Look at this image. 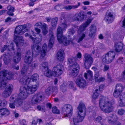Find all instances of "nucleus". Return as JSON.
I'll return each instance as SVG.
<instances>
[{"mask_svg": "<svg viewBox=\"0 0 125 125\" xmlns=\"http://www.w3.org/2000/svg\"><path fill=\"white\" fill-rule=\"evenodd\" d=\"M99 105L101 110L105 113H109L113 111V107L107 97L102 96L99 100Z\"/></svg>", "mask_w": 125, "mask_h": 125, "instance_id": "nucleus-1", "label": "nucleus"}, {"mask_svg": "<svg viewBox=\"0 0 125 125\" xmlns=\"http://www.w3.org/2000/svg\"><path fill=\"white\" fill-rule=\"evenodd\" d=\"M13 73L11 72L4 70L0 72V90L4 88L6 85V80L12 79Z\"/></svg>", "mask_w": 125, "mask_h": 125, "instance_id": "nucleus-2", "label": "nucleus"}, {"mask_svg": "<svg viewBox=\"0 0 125 125\" xmlns=\"http://www.w3.org/2000/svg\"><path fill=\"white\" fill-rule=\"evenodd\" d=\"M85 107L83 103H80L77 108V116H74L73 118L74 125L75 124L82 121L85 115Z\"/></svg>", "mask_w": 125, "mask_h": 125, "instance_id": "nucleus-3", "label": "nucleus"}, {"mask_svg": "<svg viewBox=\"0 0 125 125\" xmlns=\"http://www.w3.org/2000/svg\"><path fill=\"white\" fill-rule=\"evenodd\" d=\"M62 28L60 26L58 27L57 31V39L60 43H62L64 45L66 46L72 42L70 40H67L66 36H62Z\"/></svg>", "mask_w": 125, "mask_h": 125, "instance_id": "nucleus-4", "label": "nucleus"}, {"mask_svg": "<svg viewBox=\"0 0 125 125\" xmlns=\"http://www.w3.org/2000/svg\"><path fill=\"white\" fill-rule=\"evenodd\" d=\"M26 92V87L23 86L21 87L20 93L17 97V98L18 99L17 102L18 103V104H17V106L18 107L21 105L22 103V100L25 99L27 97L28 94Z\"/></svg>", "mask_w": 125, "mask_h": 125, "instance_id": "nucleus-5", "label": "nucleus"}, {"mask_svg": "<svg viewBox=\"0 0 125 125\" xmlns=\"http://www.w3.org/2000/svg\"><path fill=\"white\" fill-rule=\"evenodd\" d=\"M31 79L29 78H26V79L23 80V83L24 84H26L27 82L28 85L26 88L27 93L28 94H32L36 91L37 90L36 87L37 85L36 84L34 85H32L31 84Z\"/></svg>", "mask_w": 125, "mask_h": 125, "instance_id": "nucleus-6", "label": "nucleus"}, {"mask_svg": "<svg viewBox=\"0 0 125 125\" xmlns=\"http://www.w3.org/2000/svg\"><path fill=\"white\" fill-rule=\"evenodd\" d=\"M115 54L113 51H109L103 56V62L105 63L109 64L114 59Z\"/></svg>", "mask_w": 125, "mask_h": 125, "instance_id": "nucleus-7", "label": "nucleus"}, {"mask_svg": "<svg viewBox=\"0 0 125 125\" xmlns=\"http://www.w3.org/2000/svg\"><path fill=\"white\" fill-rule=\"evenodd\" d=\"M73 111L72 106L69 104H64L61 108V113L64 115V117L72 115Z\"/></svg>", "mask_w": 125, "mask_h": 125, "instance_id": "nucleus-8", "label": "nucleus"}, {"mask_svg": "<svg viewBox=\"0 0 125 125\" xmlns=\"http://www.w3.org/2000/svg\"><path fill=\"white\" fill-rule=\"evenodd\" d=\"M7 104V102L5 100L1 101L0 100V116H7L10 114L9 110L7 109L3 108Z\"/></svg>", "mask_w": 125, "mask_h": 125, "instance_id": "nucleus-9", "label": "nucleus"}, {"mask_svg": "<svg viewBox=\"0 0 125 125\" xmlns=\"http://www.w3.org/2000/svg\"><path fill=\"white\" fill-rule=\"evenodd\" d=\"M69 67L71 70V75L73 77L76 76L78 74L80 68L79 64L75 62L69 65Z\"/></svg>", "mask_w": 125, "mask_h": 125, "instance_id": "nucleus-10", "label": "nucleus"}, {"mask_svg": "<svg viewBox=\"0 0 125 125\" xmlns=\"http://www.w3.org/2000/svg\"><path fill=\"white\" fill-rule=\"evenodd\" d=\"M84 65L85 68L89 69L93 62V60L91 55L88 53H85L84 55Z\"/></svg>", "mask_w": 125, "mask_h": 125, "instance_id": "nucleus-11", "label": "nucleus"}, {"mask_svg": "<svg viewBox=\"0 0 125 125\" xmlns=\"http://www.w3.org/2000/svg\"><path fill=\"white\" fill-rule=\"evenodd\" d=\"M63 67L62 65L58 64L54 67L52 70L53 75L55 76H58L62 73Z\"/></svg>", "mask_w": 125, "mask_h": 125, "instance_id": "nucleus-12", "label": "nucleus"}, {"mask_svg": "<svg viewBox=\"0 0 125 125\" xmlns=\"http://www.w3.org/2000/svg\"><path fill=\"white\" fill-rule=\"evenodd\" d=\"M13 89V87L12 85L9 84L8 85L3 92L2 96L5 98H7L11 94Z\"/></svg>", "mask_w": 125, "mask_h": 125, "instance_id": "nucleus-13", "label": "nucleus"}, {"mask_svg": "<svg viewBox=\"0 0 125 125\" xmlns=\"http://www.w3.org/2000/svg\"><path fill=\"white\" fill-rule=\"evenodd\" d=\"M33 57V53L30 51H28L27 52L24 60V62L27 64H30L32 62Z\"/></svg>", "mask_w": 125, "mask_h": 125, "instance_id": "nucleus-14", "label": "nucleus"}, {"mask_svg": "<svg viewBox=\"0 0 125 125\" xmlns=\"http://www.w3.org/2000/svg\"><path fill=\"white\" fill-rule=\"evenodd\" d=\"M42 99V96L40 94H36L32 98L31 102L33 104H37L41 101Z\"/></svg>", "mask_w": 125, "mask_h": 125, "instance_id": "nucleus-15", "label": "nucleus"}, {"mask_svg": "<svg viewBox=\"0 0 125 125\" xmlns=\"http://www.w3.org/2000/svg\"><path fill=\"white\" fill-rule=\"evenodd\" d=\"M76 84L80 88H83L86 86L85 81L82 78H79L76 81Z\"/></svg>", "mask_w": 125, "mask_h": 125, "instance_id": "nucleus-16", "label": "nucleus"}, {"mask_svg": "<svg viewBox=\"0 0 125 125\" xmlns=\"http://www.w3.org/2000/svg\"><path fill=\"white\" fill-rule=\"evenodd\" d=\"M104 87L103 84H101L100 86H98L96 87V89L95 90V92L94 93L93 97L94 98H96L98 95V93L103 91Z\"/></svg>", "mask_w": 125, "mask_h": 125, "instance_id": "nucleus-17", "label": "nucleus"}, {"mask_svg": "<svg viewBox=\"0 0 125 125\" xmlns=\"http://www.w3.org/2000/svg\"><path fill=\"white\" fill-rule=\"evenodd\" d=\"M92 20V19H88L85 22L83 23L79 27V30L81 32L84 31L85 30L86 28L88 27L90 23L91 22Z\"/></svg>", "mask_w": 125, "mask_h": 125, "instance_id": "nucleus-18", "label": "nucleus"}, {"mask_svg": "<svg viewBox=\"0 0 125 125\" xmlns=\"http://www.w3.org/2000/svg\"><path fill=\"white\" fill-rule=\"evenodd\" d=\"M33 46V48H32V51L31 52L33 53L34 57H35L40 52L41 48L38 45L35 46L34 45Z\"/></svg>", "mask_w": 125, "mask_h": 125, "instance_id": "nucleus-19", "label": "nucleus"}, {"mask_svg": "<svg viewBox=\"0 0 125 125\" xmlns=\"http://www.w3.org/2000/svg\"><path fill=\"white\" fill-rule=\"evenodd\" d=\"M49 36L50 39L48 44V47L49 48H51L53 46L54 40V37L53 36V32L52 31H49Z\"/></svg>", "mask_w": 125, "mask_h": 125, "instance_id": "nucleus-20", "label": "nucleus"}, {"mask_svg": "<svg viewBox=\"0 0 125 125\" xmlns=\"http://www.w3.org/2000/svg\"><path fill=\"white\" fill-rule=\"evenodd\" d=\"M22 25H19L16 26L14 31L15 34H21L25 32V31L23 28Z\"/></svg>", "mask_w": 125, "mask_h": 125, "instance_id": "nucleus-21", "label": "nucleus"}, {"mask_svg": "<svg viewBox=\"0 0 125 125\" xmlns=\"http://www.w3.org/2000/svg\"><path fill=\"white\" fill-rule=\"evenodd\" d=\"M14 41L17 47L19 46L20 42H22L23 41V38L21 36L16 35L15 34H14Z\"/></svg>", "mask_w": 125, "mask_h": 125, "instance_id": "nucleus-22", "label": "nucleus"}, {"mask_svg": "<svg viewBox=\"0 0 125 125\" xmlns=\"http://www.w3.org/2000/svg\"><path fill=\"white\" fill-rule=\"evenodd\" d=\"M119 105L123 107L125 106V93L120 95L119 98Z\"/></svg>", "mask_w": 125, "mask_h": 125, "instance_id": "nucleus-23", "label": "nucleus"}, {"mask_svg": "<svg viewBox=\"0 0 125 125\" xmlns=\"http://www.w3.org/2000/svg\"><path fill=\"white\" fill-rule=\"evenodd\" d=\"M123 47V44L121 42L116 43L114 45L115 50L117 52H119L122 50Z\"/></svg>", "mask_w": 125, "mask_h": 125, "instance_id": "nucleus-24", "label": "nucleus"}, {"mask_svg": "<svg viewBox=\"0 0 125 125\" xmlns=\"http://www.w3.org/2000/svg\"><path fill=\"white\" fill-rule=\"evenodd\" d=\"M104 20L108 23H110L113 21V15L111 13L109 12L105 15Z\"/></svg>", "mask_w": 125, "mask_h": 125, "instance_id": "nucleus-25", "label": "nucleus"}, {"mask_svg": "<svg viewBox=\"0 0 125 125\" xmlns=\"http://www.w3.org/2000/svg\"><path fill=\"white\" fill-rule=\"evenodd\" d=\"M21 58V52H17L16 56L13 58V62L17 64L20 61Z\"/></svg>", "mask_w": 125, "mask_h": 125, "instance_id": "nucleus-26", "label": "nucleus"}, {"mask_svg": "<svg viewBox=\"0 0 125 125\" xmlns=\"http://www.w3.org/2000/svg\"><path fill=\"white\" fill-rule=\"evenodd\" d=\"M64 53L63 50H60L57 53V59L60 61H62L64 59Z\"/></svg>", "mask_w": 125, "mask_h": 125, "instance_id": "nucleus-27", "label": "nucleus"}, {"mask_svg": "<svg viewBox=\"0 0 125 125\" xmlns=\"http://www.w3.org/2000/svg\"><path fill=\"white\" fill-rule=\"evenodd\" d=\"M39 35L40 36V38L37 37L34 39L32 37L31 35L30 34L29 38L32 40L33 42L36 43H39L41 42L42 39V37L41 35L40 34H39Z\"/></svg>", "mask_w": 125, "mask_h": 125, "instance_id": "nucleus-28", "label": "nucleus"}, {"mask_svg": "<svg viewBox=\"0 0 125 125\" xmlns=\"http://www.w3.org/2000/svg\"><path fill=\"white\" fill-rule=\"evenodd\" d=\"M7 9L8 11L7 12V14L10 16H13L14 15L13 12L14 11L15 8L10 5L8 6Z\"/></svg>", "mask_w": 125, "mask_h": 125, "instance_id": "nucleus-29", "label": "nucleus"}, {"mask_svg": "<svg viewBox=\"0 0 125 125\" xmlns=\"http://www.w3.org/2000/svg\"><path fill=\"white\" fill-rule=\"evenodd\" d=\"M108 122L109 123H113L115 122L117 119L116 116L114 115L108 116L107 117Z\"/></svg>", "mask_w": 125, "mask_h": 125, "instance_id": "nucleus-30", "label": "nucleus"}, {"mask_svg": "<svg viewBox=\"0 0 125 125\" xmlns=\"http://www.w3.org/2000/svg\"><path fill=\"white\" fill-rule=\"evenodd\" d=\"M81 4V3L80 2L78 3L77 5H68L65 6L64 7V8L65 10H69L72 9H74L78 8Z\"/></svg>", "mask_w": 125, "mask_h": 125, "instance_id": "nucleus-31", "label": "nucleus"}, {"mask_svg": "<svg viewBox=\"0 0 125 125\" xmlns=\"http://www.w3.org/2000/svg\"><path fill=\"white\" fill-rule=\"evenodd\" d=\"M47 46L46 44L44 43L42 47V49L41 52L40 58H43L46 55V51L47 50Z\"/></svg>", "mask_w": 125, "mask_h": 125, "instance_id": "nucleus-32", "label": "nucleus"}, {"mask_svg": "<svg viewBox=\"0 0 125 125\" xmlns=\"http://www.w3.org/2000/svg\"><path fill=\"white\" fill-rule=\"evenodd\" d=\"M94 76L96 82H100L104 81L105 80L104 78L102 77L98 79V77L99 76V73L97 72L95 73Z\"/></svg>", "mask_w": 125, "mask_h": 125, "instance_id": "nucleus-33", "label": "nucleus"}, {"mask_svg": "<svg viewBox=\"0 0 125 125\" xmlns=\"http://www.w3.org/2000/svg\"><path fill=\"white\" fill-rule=\"evenodd\" d=\"M76 57H73L72 56L70 57L68 59L67 64L69 65H72L74 63V62L77 60Z\"/></svg>", "mask_w": 125, "mask_h": 125, "instance_id": "nucleus-34", "label": "nucleus"}, {"mask_svg": "<svg viewBox=\"0 0 125 125\" xmlns=\"http://www.w3.org/2000/svg\"><path fill=\"white\" fill-rule=\"evenodd\" d=\"M92 76V73L90 70L87 71V73H85L84 75V77L85 79H88L89 80L91 79Z\"/></svg>", "mask_w": 125, "mask_h": 125, "instance_id": "nucleus-35", "label": "nucleus"}, {"mask_svg": "<svg viewBox=\"0 0 125 125\" xmlns=\"http://www.w3.org/2000/svg\"><path fill=\"white\" fill-rule=\"evenodd\" d=\"M44 75L48 77H50L53 75V72L52 73L51 71L48 68V69H46L44 71Z\"/></svg>", "mask_w": 125, "mask_h": 125, "instance_id": "nucleus-36", "label": "nucleus"}, {"mask_svg": "<svg viewBox=\"0 0 125 125\" xmlns=\"http://www.w3.org/2000/svg\"><path fill=\"white\" fill-rule=\"evenodd\" d=\"M17 97L15 95H12L11 96L10 99V101L11 102H13L14 101V103H16V106L17 104H18V103L17 102H18V99L17 98Z\"/></svg>", "mask_w": 125, "mask_h": 125, "instance_id": "nucleus-37", "label": "nucleus"}, {"mask_svg": "<svg viewBox=\"0 0 125 125\" xmlns=\"http://www.w3.org/2000/svg\"><path fill=\"white\" fill-rule=\"evenodd\" d=\"M58 19L57 17L52 19L51 21V25L53 28H55L57 23Z\"/></svg>", "mask_w": 125, "mask_h": 125, "instance_id": "nucleus-38", "label": "nucleus"}, {"mask_svg": "<svg viewBox=\"0 0 125 125\" xmlns=\"http://www.w3.org/2000/svg\"><path fill=\"white\" fill-rule=\"evenodd\" d=\"M3 57V60L5 64L6 65L7 64L10 62V60L8 56L6 54H4Z\"/></svg>", "mask_w": 125, "mask_h": 125, "instance_id": "nucleus-39", "label": "nucleus"}, {"mask_svg": "<svg viewBox=\"0 0 125 125\" xmlns=\"http://www.w3.org/2000/svg\"><path fill=\"white\" fill-rule=\"evenodd\" d=\"M39 77L37 73H35L32 76L31 80L33 81H31V84H33L34 83V82L35 81L37 80Z\"/></svg>", "mask_w": 125, "mask_h": 125, "instance_id": "nucleus-40", "label": "nucleus"}, {"mask_svg": "<svg viewBox=\"0 0 125 125\" xmlns=\"http://www.w3.org/2000/svg\"><path fill=\"white\" fill-rule=\"evenodd\" d=\"M122 92L120 91L119 90H115L114 93V97L117 98L118 97H119L120 95H121V94Z\"/></svg>", "mask_w": 125, "mask_h": 125, "instance_id": "nucleus-41", "label": "nucleus"}, {"mask_svg": "<svg viewBox=\"0 0 125 125\" xmlns=\"http://www.w3.org/2000/svg\"><path fill=\"white\" fill-rule=\"evenodd\" d=\"M48 68V64L47 62L43 63L42 64L41 68L43 71H44L46 69Z\"/></svg>", "mask_w": 125, "mask_h": 125, "instance_id": "nucleus-42", "label": "nucleus"}, {"mask_svg": "<svg viewBox=\"0 0 125 125\" xmlns=\"http://www.w3.org/2000/svg\"><path fill=\"white\" fill-rule=\"evenodd\" d=\"M123 88V86L121 84L117 83L116 85L115 89L122 92Z\"/></svg>", "mask_w": 125, "mask_h": 125, "instance_id": "nucleus-43", "label": "nucleus"}, {"mask_svg": "<svg viewBox=\"0 0 125 125\" xmlns=\"http://www.w3.org/2000/svg\"><path fill=\"white\" fill-rule=\"evenodd\" d=\"M67 85L65 83H63L60 86V88L62 92H64L66 91Z\"/></svg>", "mask_w": 125, "mask_h": 125, "instance_id": "nucleus-44", "label": "nucleus"}, {"mask_svg": "<svg viewBox=\"0 0 125 125\" xmlns=\"http://www.w3.org/2000/svg\"><path fill=\"white\" fill-rule=\"evenodd\" d=\"M89 31L96 32V28L95 26L93 24L91 25L89 27Z\"/></svg>", "mask_w": 125, "mask_h": 125, "instance_id": "nucleus-45", "label": "nucleus"}, {"mask_svg": "<svg viewBox=\"0 0 125 125\" xmlns=\"http://www.w3.org/2000/svg\"><path fill=\"white\" fill-rule=\"evenodd\" d=\"M23 28L25 31V32L27 31L31 26V25L30 24L27 23L26 24L22 25Z\"/></svg>", "mask_w": 125, "mask_h": 125, "instance_id": "nucleus-46", "label": "nucleus"}, {"mask_svg": "<svg viewBox=\"0 0 125 125\" xmlns=\"http://www.w3.org/2000/svg\"><path fill=\"white\" fill-rule=\"evenodd\" d=\"M72 20L73 21H79L80 20L78 14H76L73 15L72 17Z\"/></svg>", "mask_w": 125, "mask_h": 125, "instance_id": "nucleus-47", "label": "nucleus"}, {"mask_svg": "<svg viewBox=\"0 0 125 125\" xmlns=\"http://www.w3.org/2000/svg\"><path fill=\"white\" fill-rule=\"evenodd\" d=\"M16 20L15 18L12 19L10 17H8L5 20L4 22L6 23L14 21Z\"/></svg>", "mask_w": 125, "mask_h": 125, "instance_id": "nucleus-48", "label": "nucleus"}, {"mask_svg": "<svg viewBox=\"0 0 125 125\" xmlns=\"http://www.w3.org/2000/svg\"><path fill=\"white\" fill-rule=\"evenodd\" d=\"M76 31L74 27H72L68 29V33L70 34H73Z\"/></svg>", "mask_w": 125, "mask_h": 125, "instance_id": "nucleus-49", "label": "nucleus"}, {"mask_svg": "<svg viewBox=\"0 0 125 125\" xmlns=\"http://www.w3.org/2000/svg\"><path fill=\"white\" fill-rule=\"evenodd\" d=\"M52 111L53 113L57 114H60V111L55 106H53L52 108Z\"/></svg>", "mask_w": 125, "mask_h": 125, "instance_id": "nucleus-50", "label": "nucleus"}, {"mask_svg": "<svg viewBox=\"0 0 125 125\" xmlns=\"http://www.w3.org/2000/svg\"><path fill=\"white\" fill-rule=\"evenodd\" d=\"M9 46V45H4L3 47H2L1 49V52H3L4 51L7 50V51H10Z\"/></svg>", "mask_w": 125, "mask_h": 125, "instance_id": "nucleus-51", "label": "nucleus"}, {"mask_svg": "<svg viewBox=\"0 0 125 125\" xmlns=\"http://www.w3.org/2000/svg\"><path fill=\"white\" fill-rule=\"evenodd\" d=\"M38 65V63L36 61L33 62L30 66V67L32 69L35 68Z\"/></svg>", "mask_w": 125, "mask_h": 125, "instance_id": "nucleus-52", "label": "nucleus"}, {"mask_svg": "<svg viewBox=\"0 0 125 125\" xmlns=\"http://www.w3.org/2000/svg\"><path fill=\"white\" fill-rule=\"evenodd\" d=\"M52 86L48 87L46 90L45 91L46 93L48 95H49L50 94L52 93Z\"/></svg>", "mask_w": 125, "mask_h": 125, "instance_id": "nucleus-53", "label": "nucleus"}, {"mask_svg": "<svg viewBox=\"0 0 125 125\" xmlns=\"http://www.w3.org/2000/svg\"><path fill=\"white\" fill-rule=\"evenodd\" d=\"M78 14L80 20L79 21H81L84 19L85 16L84 14L82 12H80L78 13Z\"/></svg>", "mask_w": 125, "mask_h": 125, "instance_id": "nucleus-54", "label": "nucleus"}, {"mask_svg": "<svg viewBox=\"0 0 125 125\" xmlns=\"http://www.w3.org/2000/svg\"><path fill=\"white\" fill-rule=\"evenodd\" d=\"M37 109L39 111H41L42 112H44L45 111V107L44 106H38L37 107Z\"/></svg>", "mask_w": 125, "mask_h": 125, "instance_id": "nucleus-55", "label": "nucleus"}, {"mask_svg": "<svg viewBox=\"0 0 125 125\" xmlns=\"http://www.w3.org/2000/svg\"><path fill=\"white\" fill-rule=\"evenodd\" d=\"M85 34L83 33H82L81 35L80 36L79 38L77 41V42L78 43H79L81 41H82L83 38L85 37Z\"/></svg>", "mask_w": 125, "mask_h": 125, "instance_id": "nucleus-56", "label": "nucleus"}, {"mask_svg": "<svg viewBox=\"0 0 125 125\" xmlns=\"http://www.w3.org/2000/svg\"><path fill=\"white\" fill-rule=\"evenodd\" d=\"M125 112V111L124 109L121 108L119 109L118 111V114L120 115H123Z\"/></svg>", "mask_w": 125, "mask_h": 125, "instance_id": "nucleus-57", "label": "nucleus"}, {"mask_svg": "<svg viewBox=\"0 0 125 125\" xmlns=\"http://www.w3.org/2000/svg\"><path fill=\"white\" fill-rule=\"evenodd\" d=\"M63 7L62 4L57 5L55 7V9L58 10H60Z\"/></svg>", "mask_w": 125, "mask_h": 125, "instance_id": "nucleus-58", "label": "nucleus"}, {"mask_svg": "<svg viewBox=\"0 0 125 125\" xmlns=\"http://www.w3.org/2000/svg\"><path fill=\"white\" fill-rule=\"evenodd\" d=\"M102 117H101L98 116L93 119L94 120L95 122L99 123L100 120L102 119Z\"/></svg>", "mask_w": 125, "mask_h": 125, "instance_id": "nucleus-59", "label": "nucleus"}, {"mask_svg": "<svg viewBox=\"0 0 125 125\" xmlns=\"http://www.w3.org/2000/svg\"><path fill=\"white\" fill-rule=\"evenodd\" d=\"M61 26L63 28V31H65L67 27L66 23L65 22L64 23H62L61 24Z\"/></svg>", "mask_w": 125, "mask_h": 125, "instance_id": "nucleus-60", "label": "nucleus"}, {"mask_svg": "<svg viewBox=\"0 0 125 125\" xmlns=\"http://www.w3.org/2000/svg\"><path fill=\"white\" fill-rule=\"evenodd\" d=\"M30 105L27 103H26L24 104L22 107V109L25 111L27 110L29 108Z\"/></svg>", "mask_w": 125, "mask_h": 125, "instance_id": "nucleus-61", "label": "nucleus"}, {"mask_svg": "<svg viewBox=\"0 0 125 125\" xmlns=\"http://www.w3.org/2000/svg\"><path fill=\"white\" fill-rule=\"evenodd\" d=\"M35 34H36L34 33L32 31H31L30 32V33L29 34L27 33H26L25 34V37H27L28 36L29 37L30 34V35H31L32 36V35L33 36H35Z\"/></svg>", "mask_w": 125, "mask_h": 125, "instance_id": "nucleus-62", "label": "nucleus"}, {"mask_svg": "<svg viewBox=\"0 0 125 125\" xmlns=\"http://www.w3.org/2000/svg\"><path fill=\"white\" fill-rule=\"evenodd\" d=\"M52 93L54 94H56L57 92L58 89L57 87L55 86H52Z\"/></svg>", "mask_w": 125, "mask_h": 125, "instance_id": "nucleus-63", "label": "nucleus"}, {"mask_svg": "<svg viewBox=\"0 0 125 125\" xmlns=\"http://www.w3.org/2000/svg\"><path fill=\"white\" fill-rule=\"evenodd\" d=\"M124 61L123 57H119L117 61V62L119 64L122 63Z\"/></svg>", "mask_w": 125, "mask_h": 125, "instance_id": "nucleus-64", "label": "nucleus"}]
</instances>
